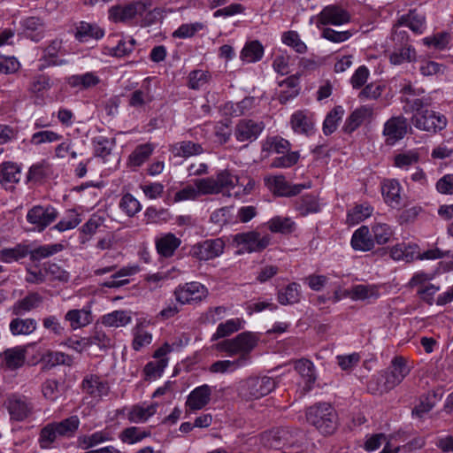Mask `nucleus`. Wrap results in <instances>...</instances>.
<instances>
[{"label":"nucleus","mask_w":453,"mask_h":453,"mask_svg":"<svg viewBox=\"0 0 453 453\" xmlns=\"http://www.w3.org/2000/svg\"><path fill=\"white\" fill-rule=\"evenodd\" d=\"M65 319L70 322L73 329L84 327L93 321L89 308L70 310L65 315Z\"/></svg>","instance_id":"nucleus-26"},{"label":"nucleus","mask_w":453,"mask_h":453,"mask_svg":"<svg viewBox=\"0 0 453 453\" xmlns=\"http://www.w3.org/2000/svg\"><path fill=\"white\" fill-rule=\"evenodd\" d=\"M20 178L21 170L16 163L6 161L0 165V184L6 190L12 189Z\"/></svg>","instance_id":"nucleus-16"},{"label":"nucleus","mask_w":453,"mask_h":453,"mask_svg":"<svg viewBox=\"0 0 453 453\" xmlns=\"http://www.w3.org/2000/svg\"><path fill=\"white\" fill-rule=\"evenodd\" d=\"M306 418L323 434H331L336 429V413L329 403H319L311 406L306 411Z\"/></svg>","instance_id":"nucleus-2"},{"label":"nucleus","mask_w":453,"mask_h":453,"mask_svg":"<svg viewBox=\"0 0 453 453\" xmlns=\"http://www.w3.org/2000/svg\"><path fill=\"white\" fill-rule=\"evenodd\" d=\"M81 389L92 398H102L110 391L109 384L97 374H87L81 381Z\"/></svg>","instance_id":"nucleus-14"},{"label":"nucleus","mask_w":453,"mask_h":453,"mask_svg":"<svg viewBox=\"0 0 453 453\" xmlns=\"http://www.w3.org/2000/svg\"><path fill=\"white\" fill-rule=\"evenodd\" d=\"M367 389L373 395H382L392 390L386 384V376L383 371L373 376L367 383Z\"/></svg>","instance_id":"nucleus-51"},{"label":"nucleus","mask_w":453,"mask_h":453,"mask_svg":"<svg viewBox=\"0 0 453 453\" xmlns=\"http://www.w3.org/2000/svg\"><path fill=\"white\" fill-rule=\"evenodd\" d=\"M215 180L218 184L219 193L224 190L229 191L233 189L239 182V177L228 169L219 171L217 173Z\"/></svg>","instance_id":"nucleus-42"},{"label":"nucleus","mask_w":453,"mask_h":453,"mask_svg":"<svg viewBox=\"0 0 453 453\" xmlns=\"http://www.w3.org/2000/svg\"><path fill=\"white\" fill-rule=\"evenodd\" d=\"M119 206L120 210L128 217L135 216L141 210L140 202L130 193L123 195Z\"/></svg>","instance_id":"nucleus-45"},{"label":"nucleus","mask_w":453,"mask_h":453,"mask_svg":"<svg viewBox=\"0 0 453 453\" xmlns=\"http://www.w3.org/2000/svg\"><path fill=\"white\" fill-rule=\"evenodd\" d=\"M416 58V52L411 46L400 49L390 55V62L394 65H401L404 62H411Z\"/></svg>","instance_id":"nucleus-63"},{"label":"nucleus","mask_w":453,"mask_h":453,"mask_svg":"<svg viewBox=\"0 0 453 453\" xmlns=\"http://www.w3.org/2000/svg\"><path fill=\"white\" fill-rule=\"evenodd\" d=\"M151 7V0H134L126 4L112 6L109 10V15L115 22H128L136 17H142L146 11Z\"/></svg>","instance_id":"nucleus-4"},{"label":"nucleus","mask_w":453,"mask_h":453,"mask_svg":"<svg viewBox=\"0 0 453 453\" xmlns=\"http://www.w3.org/2000/svg\"><path fill=\"white\" fill-rule=\"evenodd\" d=\"M276 385V380L268 376L250 377L240 383L238 394L247 401L258 399L271 393Z\"/></svg>","instance_id":"nucleus-3"},{"label":"nucleus","mask_w":453,"mask_h":453,"mask_svg":"<svg viewBox=\"0 0 453 453\" xmlns=\"http://www.w3.org/2000/svg\"><path fill=\"white\" fill-rule=\"evenodd\" d=\"M212 388L207 384L196 387L187 397V411H196L204 408L211 401Z\"/></svg>","instance_id":"nucleus-15"},{"label":"nucleus","mask_w":453,"mask_h":453,"mask_svg":"<svg viewBox=\"0 0 453 453\" xmlns=\"http://www.w3.org/2000/svg\"><path fill=\"white\" fill-rule=\"evenodd\" d=\"M257 339L250 332H243L232 339L224 340L216 344V349L226 352L228 356L239 355L234 360H219L212 363L209 371L212 373L232 372L247 365L250 361V354L257 346Z\"/></svg>","instance_id":"nucleus-1"},{"label":"nucleus","mask_w":453,"mask_h":453,"mask_svg":"<svg viewBox=\"0 0 453 453\" xmlns=\"http://www.w3.org/2000/svg\"><path fill=\"white\" fill-rule=\"evenodd\" d=\"M401 186L396 180H385L381 184V193L385 202L395 208L401 203Z\"/></svg>","instance_id":"nucleus-23"},{"label":"nucleus","mask_w":453,"mask_h":453,"mask_svg":"<svg viewBox=\"0 0 453 453\" xmlns=\"http://www.w3.org/2000/svg\"><path fill=\"white\" fill-rule=\"evenodd\" d=\"M28 255V246L17 244L13 248H5L0 250V261L5 264L19 261Z\"/></svg>","instance_id":"nucleus-35"},{"label":"nucleus","mask_w":453,"mask_h":453,"mask_svg":"<svg viewBox=\"0 0 453 453\" xmlns=\"http://www.w3.org/2000/svg\"><path fill=\"white\" fill-rule=\"evenodd\" d=\"M270 188L274 194L280 196H293L299 194L303 188H308L310 185L296 184L290 185L283 176H275L269 180Z\"/></svg>","instance_id":"nucleus-17"},{"label":"nucleus","mask_w":453,"mask_h":453,"mask_svg":"<svg viewBox=\"0 0 453 453\" xmlns=\"http://www.w3.org/2000/svg\"><path fill=\"white\" fill-rule=\"evenodd\" d=\"M373 240L380 245L389 242L393 235L391 227L385 223H376L372 226Z\"/></svg>","instance_id":"nucleus-57"},{"label":"nucleus","mask_w":453,"mask_h":453,"mask_svg":"<svg viewBox=\"0 0 453 453\" xmlns=\"http://www.w3.org/2000/svg\"><path fill=\"white\" fill-rule=\"evenodd\" d=\"M343 114V107L337 105L326 115L323 123V131L326 135L331 134L336 130L338 122L342 119Z\"/></svg>","instance_id":"nucleus-43"},{"label":"nucleus","mask_w":453,"mask_h":453,"mask_svg":"<svg viewBox=\"0 0 453 453\" xmlns=\"http://www.w3.org/2000/svg\"><path fill=\"white\" fill-rule=\"evenodd\" d=\"M58 211L50 206L35 205L27 213V220L34 225V229L42 232L56 220Z\"/></svg>","instance_id":"nucleus-7"},{"label":"nucleus","mask_w":453,"mask_h":453,"mask_svg":"<svg viewBox=\"0 0 453 453\" xmlns=\"http://www.w3.org/2000/svg\"><path fill=\"white\" fill-rule=\"evenodd\" d=\"M81 222V216L75 211H70L68 214L63 218L54 228L59 232L75 228Z\"/></svg>","instance_id":"nucleus-62"},{"label":"nucleus","mask_w":453,"mask_h":453,"mask_svg":"<svg viewBox=\"0 0 453 453\" xmlns=\"http://www.w3.org/2000/svg\"><path fill=\"white\" fill-rule=\"evenodd\" d=\"M242 328V320L240 319H231L224 323H220L216 332L211 336V341H217L220 338H225L232 334L239 331Z\"/></svg>","instance_id":"nucleus-40"},{"label":"nucleus","mask_w":453,"mask_h":453,"mask_svg":"<svg viewBox=\"0 0 453 453\" xmlns=\"http://www.w3.org/2000/svg\"><path fill=\"white\" fill-rule=\"evenodd\" d=\"M269 229L274 233L288 234L295 228V224L288 218L275 217L269 222Z\"/></svg>","instance_id":"nucleus-54"},{"label":"nucleus","mask_w":453,"mask_h":453,"mask_svg":"<svg viewBox=\"0 0 453 453\" xmlns=\"http://www.w3.org/2000/svg\"><path fill=\"white\" fill-rule=\"evenodd\" d=\"M195 185L199 191V196L202 195H216L219 194L218 184L215 178L208 177L197 179L195 180Z\"/></svg>","instance_id":"nucleus-58"},{"label":"nucleus","mask_w":453,"mask_h":453,"mask_svg":"<svg viewBox=\"0 0 453 453\" xmlns=\"http://www.w3.org/2000/svg\"><path fill=\"white\" fill-rule=\"evenodd\" d=\"M62 47V42L55 39L43 50L42 58L48 65H59L65 63V60H58V54Z\"/></svg>","instance_id":"nucleus-46"},{"label":"nucleus","mask_w":453,"mask_h":453,"mask_svg":"<svg viewBox=\"0 0 453 453\" xmlns=\"http://www.w3.org/2000/svg\"><path fill=\"white\" fill-rule=\"evenodd\" d=\"M100 79L94 73H86L84 74L72 75L67 79V83L73 88L87 89L97 85Z\"/></svg>","instance_id":"nucleus-38"},{"label":"nucleus","mask_w":453,"mask_h":453,"mask_svg":"<svg viewBox=\"0 0 453 453\" xmlns=\"http://www.w3.org/2000/svg\"><path fill=\"white\" fill-rule=\"evenodd\" d=\"M62 138V135L50 131H39L35 133L30 139V143L35 146H39L42 143H50L54 142H58Z\"/></svg>","instance_id":"nucleus-61"},{"label":"nucleus","mask_w":453,"mask_h":453,"mask_svg":"<svg viewBox=\"0 0 453 453\" xmlns=\"http://www.w3.org/2000/svg\"><path fill=\"white\" fill-rule=\"evenodd\" d=\"M42 296L37 292H32L24 298L18 300L12 307L13 315L21 316L38 308L42 303Z\"/></svg>","instance_id":"nucleus-19"},{"label":"nucleus","mask_w":453,"mask_h":453,"mask_svg":"<svg viewBox=\"0 0 453 453\" xmlns=\"http://www.w3.org/2000/svg\"><path fill=\"white\" fill-rule=\"evenodd\" d=\"M408 121L403 116L390 118L384 125L383 134L387 137L386 142L394 144L403 139L407 133Z\"/></svg>","instance_id":"nucleus-13"},{"label":"nucleus","mask_w":453,"mask_h":453,"mask_svg":"<svg viewBox=\"0 0 453 453\" xmlns=\"http://www.w3.org/2000/svg\"><path fill=\"white\" fill-rule=\"evenodd\" d=\"M264 55V47L257 40L247 42L241 52V59L248 63L259 61Z\"/></svg>","instance_id":"nucleus-37"},{"label":"nucleus","mask_w":453,"mask_h":453,"mask_svg":"<svg viewBox=\"0 0 453 453\" xmlns=\"http://www.w3.org/2000/svg\"><path fill=\"white\" fill-rule=\"evenodd\" d=\"M280 87L282 88L279 94L278 99L280 104H284L289 100H292L299 95L300 85L299 77L297 75H291L280 82Z\"/></svg>","instance_id":"nucleus-22"},{"label":"nucleus","mask_w":453,"mask_h":453,"mask_svg":"<svg viewBox=\"0 0 453 453\" xmlns=\"http://www.w3.org/2000/svg\"><path fill=\"white\" fill-rule=\"evenodd\" d=\"M170 150L174 157H188L201 154L203 148L198 143L190 141H183L172 145Z\"/></svg>","instance_id":"nucleus-33"},{"label":"nucleus","mask_w":453,"mask_h":453,"mask_svg":"<svg viewBox=\"0 0 453 453\" xmlns=\"http://www.w3.org/2000/svg\"><path fill=\"white\" fill-rule=\"evenodd\" d=\"M207 295V288L203 284L196 281L180 285L174 290L175 298L180 304L201 302Z\"/></svg>","instance_id":"nucleus-8"},{"label":"nucleus","mask_w":453,"mask_h":453,"mask_svg":"<svg viewBox=\"0 0 453 453\" xmlns=\"http://www.w3.org/2000/svg\"><path fill=\"white\" fill-rule=\"evenodd\" d=\"M108 440L109 437L107 434L103 431H100L96 432L90 435H84L79 437L78 443L81 448L87 449Z\"/></svg>","instance_id":"nucleus-59"},{"label":"nucleus","mask_w":453,"mask_h":453,"mask_svg":"<svg viewBox=\"0 0 453 453\" xmlns=\"http://www.w3.org/2000/svg\"><path fill=\"white\" fill-rule=\"evenodd\" d=\"M181 241L173 234L168 233L156 239V248L159 255L170 257L180 245Z\"/></svg>","instance_id":"nucleus-24"},{"label":"nucleus","mask_w":453,"mask_h":453,"mask_svg":"<svg viewBox=\"0 0 453 453\" xmlns=\"http://www.w3.org/2000/svg\"><path fill=\"white\" fill-rule=\"evenodd\" d=\"M64 246L60 243L48 244L39 246L32 250H28V255L31 261H40L57 254L63 250Z\"/></svg>","instance_id":"nucleus-41"},{"label":"nucleus","mask_w":453,"mask_h":453,"mask_svg":"<svg viewBox=\"0 0 453 453\" xmlns=\"http://www.w3.org/2000/svg\"><path fill=\"white\" fill-rule=\"evenodd\" d=\"M156 412V405H150L142 407L140 405H134L128 412L127 418L129 421L139 423L146 421L150 417L153 416Z\"/></svg>","instance_id":"nucleus-44"},{"label":"nucleus","mask_w":453,"mask_h":453,"mask_svg":"<svg viewBox=\"0 0 453 453\" xmlns=\"http://www.w3.org/2000/svg\"><path fill=\"white\" fill-rule=\"evenodd\" d=\"M295 370L303 379L305 383V390H311V386L316 380L315 368L312 362L308 359L297 360L295 363Z\"/></svg>","instance_id":"nucleus-29"},{"label":"nucleus","mask_w":453,"mask_h":453,"mask_svg":"<svg viewBox=\"0 0 453 453\" xmlns=\"http://www.w3.org/2000/svg\"><path fill=\"white\" fill-rule=\"evenodd\" d=\"M383 372L388 388L393 389L409 374L410 368L403 357H395L392 359L390 365Z\"/></svg>","instance_id":"nucleus-11"},{"label":"nucleus","mask_w":453,"mask_h":453,"mask_svg":"<svg viewBox=\"0 0 453 453\" xmlns=\"http://www.w3.org/2000/svg\"><path fill=\"white\" fill-rule=\"evenodd\" d=\"M351 246L355 250L368 251L374 246V240L370 234L368 226H362L357 229L351 238Z\"/></svg>","instance_id":"nucleus-25"},{"label":"nucleus","mask_w":453,"mask_h":453,"mask_svg":"<svg viewBox=\"0 0 453 453\" xmlns=\"http://www.w3.org/2000/svg\"><path fill=\"white\" fill-rule=\"evenodd\" d=\"M302 297L301 286L296 282L289 283L278 292V302L282 305L298 303Z\"/></svg>","instance_id":"nucleus-30"},{"label":"nucleus","mask_w":453,"mask_h":453,"mask_svg":"<svg viewBox=\"0 0 453 453\" xmlns=\"http://www.w3.org/2000/svg\"><path fill=\"white\" fill-rule=\"evenodd\" d=\"M411 123L418 129L436 134L446 127L448 120L443 114L426 109L418 113H415L411 117Z\"/></svg>","instance_id":"nucleus-5"},{"label":"nucleus","mask_w":453,"mask_h":453,"mask_svg":"<svg viewBox=\"0 0 453 453\" xmlns=\"http://www.w3.org/2000/svg\"><path fill=\"white\" fill-rule=\"evenodd\" d=\"M296 208L303 216L317 212L319 210V203L312 196H304L299 198L296 202Z\"/></svg>","instance_id":"nucleus-53"},{"label":"nucleus","mask_w":453,"mask_h":453,"mask_svg":"<svg viewBox=\"0 0 453 453\" xmlns=\"http://www.w3.org/2000/svg\"><path fill=\"white\" fill-rule=\"evenodd\" d=\"M57 432L59 436H72L78 429L80 419L77 416H71L60 422H54Z\"/></svg>","instance_id":"nucleus-47"},{"label":"nucleus","mask_w":453,"mask_h":453,"mask_svg":"<svg viewBox=\"0 0 453 453\" xmlns=\"http://www.w3.org/2000/svg\"><path fill=\"white\" fill-rule=\"evenodd\" d=\"M9 327L13 335H28L36 330L37 322L31 318H16L11 320Z\"/></svg>","instance_id":"nucleus-28"},{"label":"nucleus","mask_w":453,"mask_h":453,"mask_svg":"<svg viewBox=\"0 0 453 453\" xmlns=\"http://www.w3.org/2000/svg\"><path fill=\"white\" fill-rule=\"evenodd\" d=\"M372 212V208L369 204L356 205L348 212L347 221L352 225L357 224L371 216Z\"/></svg>","instance_id":"nucleus-50"},{"label":"nucleus","mask_w":453,"mask_h":453,"mask_svg":"<svg viewBox=\"0 0 453 453\" xmlns=\"http://www.w3.org/2000/svg\"><path fill=\"white\" fill-rule=\"evenodd\" d=\"M6 366L15 370L23 365L26 359V350L22 347L7 349L3 353Z\"/></svg>","instance_id":"nucleus-34"},{"label":"nucleus","mask_w":453,"mask_h":453,"mask_svg":"<svg viewBox=\"0 0 453 453\" xmlns=\"http://www.w3.org/2000/svg\"><path fill=\"white\" fill-rule=\"evenodd\" d=\"M290 122L296 133L309 135L313 132L314 123L312 119L302 111L295 112L291 116Z\"/></svg>","instance_id":"nucleus-31"},{"label":"nucleus","mask_w":453,"mask_h":453,"mask_svg":"<svg viewBox=\"0 0 453 453\" xmlns=\"http://www.w3.org/2000/svg\"><path fill=\"white\" fill-rule=\"evenodd\" d=\"M211 74L207 71L194 70L188 75V87L192 89H199L208 83Z\"/></svg>","instance_id":"nucleus-64"},{"label":"nucleus","mask_w":453,"mask_h":453,"mask_svg":"<svg viewBox=\"0 0 453 453\" xmlns=\"http://www.w3.org/2000/svg\"><path fill=\"white\" fill-rule=\"evenodd\" d=\"M265 128L262 121L242 119L234 128V137L240 142H252L257 140Z\"/></svg>","instance_id":"nucleus-10"},{"label":"nucleus","mask_w":453,"mask_h":453,"mask_svg":"<svg viewBox=\"0 0 453 453\" xmlns=\"http://www.w3.org/2000/svg\"><path fill=\"white\" fill-rule=\"evenodd\" d=\"M88 339V349L93 345L97 346L101 349H106L112 347L111 338L103 330L96 329Z\"/></svg>","instance_id":"nucleus-49"},{"label":"nucleus","mask_w":453,"mask_h":453,"mask_svg":"<svg viewBox=\"0 0 453 453\" xmlns=\"http://www.w3.org/2000/svg\"><path fill=\"white\" fill-rule=\"evenodd\" d=\"M271 238L268 234H261L257 231L236 234L233 242L242 252H261L268 247Z\"/></svg>","instance_id":"nucleus-6"},{"label":"nucleus","mask_w":453,"mask_h":453,"mask_svg":"<svg viewBox=\"0 0 453 453\" xmlns=\"http://www.w3.org/2000/svg\"><path fill=\"white\" fill-rule=\"evenodd\" d=\"M104 35V30L95 23L81 21L76 26L74 34L75 39L81 42H88L89 39L98 40Z\"/></svg>","instance_id":"nucleus-20"},{"label":"nucleus","mask_w":453,"mask_h":453,"mask_svg":"<svg viewBox=\"0 0 453 453\" xmlns=\"http://www.w3.org/2000/svg\"><path fill=\"white\" fill-rule=\"evenodd\" d=\"M402 102L406 104L405 107H409L411 111H416V113L425 111L426 107H429L432 104L431 97L422 95L413 98L404 97L402 99Z\"/></svg>","instance_id":"nucleus-56"},{"label":"nucleus","mask_w":453,"mask_h":453,"mask_svg":"<svg viewBox=\"0 0 453 453\" xmlns=\"http://www.w3.org/2000/svg\"><path fill=\"white\" fill-rule=\"evenodd\" d=\"M398 24L408 27L416 34H422L426 27L425 17L416 11H410L408 14L403 15L399 19Z\"/></svg>","instance_id":"nucleus-32"},{"label":"nucleus","mask_w":453,"mask_h":453,"mask_svg":"<svg viewBox=\"0 0 453 453\" xmlns=\"http://www.w3.org/2000/svg\"><path fill=\"white\" fill-rule=\"evenodd\" d=\"M23 33L26 37L37 42L45 35V26L41 19L37 17H28L21 21Z\"/></svg>","instance_id":"nucleus-18"},{"label":"nucleus","mask_w":453,"mask_h":453,"mask_svg":"<svg viewBox=\"0 0 453 453\" xmlns=\"http://www.w3.org/2000/svg\"><path fill=\"white\" fill-rule=\"evenodd\" d=\"M7 409L11 418L17 421L25 419L30 412V407L27 402L23 398L15 395L8 399Z\"/></svg>","instance_id":"nucleus-27"},{"label":"nucleus","mask_w":453,"mask_h":453,"mask_svg":"<svg viewBox=\"0 0 453 453\" xmlns=\"http://www.w3.org/2000/svg\"><path fill=\"white\" fill-rule=\"evenodd\" d=\"M348 296L353 300L377 298L378 292L373 286L356 285L348 292Z\"/></svg>","instance_id":"nucleus-48"},{"label":"nucleus","mask_w":453,"mask_h":453,"mask_svg":"<svg viewBox=\"0 0 453 453\" xmlns=\"http://www.w3.org/2000/svg\"><path fill=\"white\" fill-rule=\"evenodd\" d=\"M150 434V432L142 431L136 426H131L124 429L119 437L123 442L133 444L148 437Z\"/></svg>","instance_id":"nucleus-55"},{"label":"nucleus","mask_w":453,"mask_h":453,"mask_svg":"<svg viewBox=\"0 0 453 453\" xmlns=\"http://www.w3.org/2000/svg\"><path fill=\"white\" fill-rule=\"evenodd\" d=\"M282 42L286 45L292 47L297 53L303 54L307 50L306 44L300 39L299 35L296 31L284 33Z\"/></svg>","instance_id":"nucleus-60"},{"label":"nucleus","mask_w":453,"mask_h":453,"mask_svg":"<svg viewBox=\"0 0 453 453\" xmlns=\"http://www.w3.org/2000/svg\"><path fill=\"white\" fill-rule=\"evenodd\" d=\"M350 19L349 13L338 5H327L318 15L317 27L320 25L340 26L348 23Z\"/></svg>","instance_id":"nucleus-12"},{"label":"nucleus","mask_w":453,"mask_h":453,"mask_svg":"<svg viewBox=\"0 0 453 453\" xmlns=\"http://www.w3.org/2000/svg\"><path fill=\"white\" fill-rule=\"evenodd\" d=\"M92 143L94 145L95 155L102 158H104L110 155L112 147L114 146L113 140L101 135L93 138Z\"/></svg>","instance_id":"nucleus-52"},{"label":"nucleus","mask_w":453,"mask_h":453,"mask_svg":"<svg viewBox=\"0 0 453 453\" xmlns=\"http://www.w3.org/2000/svg\"><path fill=\"white\" fill-rule=\"evenodd\" d=\"M225 248V242L222 239H211L194 245L191 249L193 257L199 260H210L219 257Z\"/></svg>","instance_id":"nucleus-9"},{"label":"nucleus","mask_w":453,"mask_h":453,"mask_svg":"<svg viewBox=\"0 0 453 453\" xmlns=\"http://www.w3.org/2000/svg\"><path fill=\"white\" fill-rule=\"evenodd\" d=\"M101 322L105 326L120 327L131 322V316L126 311H114L101 318Z\"/></svg>","instance_id":"nucleus-36"},{"label":"nucleus","mask_w":453,"mask_h":453,"mask_svg":"<svg viewBox=\"0 0 453 453\" xmlns=\"http://www.w3.org/2000/svg\"><path fill=\"white\" fill-rule=\"evenodd\" d=\"M372 115V108L367 105H363L356 109L346 119L343 126L344 132L349 134L354 132L362 125L365 119H369Z\"/></svg>","instance_id":"nucleus-21"},{"label":"nucleus","mask_w":453,"mask_h":453,"mask_svg":"<svg viewBox=\"0 0 453 453\" xmlns=\"http://www.w3.org/2000/svg\"><path fill=\"white\" fill-rule=\"evenodd\" d=\"M153 150L154 147L150 143H144L137 146L129 156V165L134 167L141 166L149 159Z\"/></svg>","instance_id":"nucleus-39"}]
</instances>
